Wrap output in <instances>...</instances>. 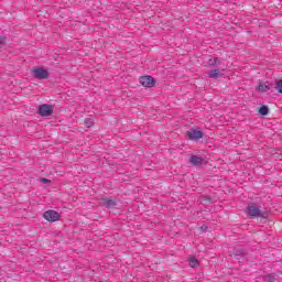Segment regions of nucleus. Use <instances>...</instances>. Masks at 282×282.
<instances>
[{
    "label": "nucleus",
    "mask_w": 282,
    "mask_h": 282,
    "mask_svg": "<svg viewBox=\"0 0 282 282\" xmlns=\"http://www.w3.org/2000/svg\"><path fill=\"white\" fill-rule=\"evenodd\" d=\"M264 280L268 281V282H274V281H276V279L274 278V275H271V274L265 275Z\"/></svg>",
    "instance_id": "14"
},
{
    "label": "nucleus",
    "mask_w": 282,
    "mask_h": 282,
    "mask_svg": "<svg viewBox=\"0 0 282 282\" xmlns=\"http://www.w3.org/2000/svg\"><path fill=\"white\" fill-rule=\"evenodd\" d=\"M221 76V70L214 69L208 73V78H219Z\"/></svg>",
    "instance_id": "9"
},
{
    "label": "nucleus",
    "mask_w": 282,
    "mask_h": 282,
    "mask_svg": "<svg viewBox=\"0 0 282 282\" xmlns=\"http://www.w3.org/2000/svg\"><path fill=\"white\" fill-rule=\"evenodd\" d=\"M189 265L191 268H198L199 267V260L195 259V258H189Z\"/></svg>",
    "instance_id": "10"
},
{
    "label": "nucleus",
    "mask_w": 282,
    "mask_h": 282,
    "mask_svg": "<svg viewBox=\"0 0 282 282\" xmlns=\"http://www.w3.org/2000/svg\"><path fill=\"white\" fill-rule=\"evenodd\" d=\"M6 45V37H0V48Z\"/></svg>",
    "instance_id": "15"
},
{
    "label": "nucleus",
    "mask_w": 282,
    "mask_h": 282,
    "mask_svg": "<svg viewBox=\"0 0 282 282\" xmlns=\"http://www.w3.org/2000/svg\"><path fill=\"white\" fill-rule=\"evenodd\" d=\"M39 113L43 118H47L54 113V108L51 105L44 104L39 107Z\"/></svg>",
    "instance_id": "3"
},
{
    "label": "nucleus",
    "mask_w": 282,
    "mask_h": 282,
    "mask_svg": "<svg viewBox=\"0 0 282 282\" xmlns=\"http://www.w3.org/2000/svg\"><path fill=\"white\" fill-rule=\"evenodd\" d=\"M85 127H87L88 129L90 128V127H94V119H86L85 120Z\"/></svg>",
    "instance_id": "13"
},
{
    "label": "nucleus",
    "mask_w": 282,
    "mask_h": 282,
    "mask_svg": "<svg viewBox=\"0 0 282 282\" xmlns=\"http://www.w3.org/2000/svg\"><path fill=\"white\" fill-rule=\"evenodd\" d=\"M219 63V59L217 57H210L206 65H217Z\"/></svg>",
    "instance_id": "11"
},
{
    "label": "nucleus",
    "mask_w": 282,
    "mask_h": 282,
    "mask_svg": "<svg viewBox=\"0 0 282 282\" xmlns=\"http://www.w3.org/2000/svg\"><path fill=\"white\" fill-rule=\"evenodd\" d=\"M188 140H202L204 133L200 130H189L187 132Z\"/></svg>",
    "instance_id": "6"
},
{
    "label": "nucleus",
    "mask_w": 282,
    "mask_h": 282,
    "mask_svg": "<svg viewBox=\"0 0 282 282\" xmlns=\"http://www.w3.org/2000/svg\"><path fill=\"white\" fill-rule=\"evenodd\" d=\"M43 217L46 219V221L54 223L61 219V214L56 210L50 209L44 213Z\"/></svg>",
    "instance_id": "2"
},
{
    "label": "nucleus",
    "mask_w": 282,
    "mask_h": 282,
    "mask_svg": "<svg viewBox=\"0 0 282 282\" xmlns=\"http://www.w3.org/2000/svg\"><path fill=\"white\" fill-rule=\"evenodd\" d=\"M34 78H47L50 73L45 68H35L32 70Z\"/></svg>",
    "instance_id": "4"
},
{
    "label": "nucleus",
    "mask_w": 282,
    "mask_h": 282,
    "mask_svg": "<svg viewBox=\"0 0 282 282\" xmlns=\"http://www.w3.org/2000/svg\"><path fill=\"white\" fill-rule=\"evenodd\" d=\"M247 214L249 217H265V213L261 210V207H257L256 205H249Z\"/></svg>",
    "instance_id": "1"
},
{
    "label": "nucleus",
    "mask_w": 282,
    "mask_h": 282,
    "mask_svg": "<svg viewBox=\"0 0 282 282\" xmlns=\"http://www.w3.org/2000/svg\"><path fill=\"white\" fill-rule=\"evenodd\" d=\"M189 162H191L192 164H194L195 166H199V164H202V162H203V159L199 158V156H197V155H193V156L191 158Z\"/></svg>",
    "instance_id": "8"
},
{
    "label": "nucleus",
    "mask_w": 282,
    "mask_h": 282,
    "mask_svg": "<svg viewBox=\"0 0 282 282\" xmlns=\"http://www.w3.org/2000/svg\"><path fill=\"white\" fill-rule=\"evenodd\" d=\"M268 106H262L259 110V113H261V116H268Z\"/></svg>",
    "instance_id": "12"
},
{
    "label": "nucleus",
    "mask_w": 282,
    "mask_h": 282,
    "mask_svg": "<svg viewBox=\"0 0 282 282\" xmlns=\"http://www.w3.org/2000/svg\"><path fill=\"white\" fill-rule=\"evenodd\" d=\"M257 90L261 94L270 91V82H262L258 85Z\"/></svg>",
    "instance_id": "7"
},
{
    "label": "nucleus",
    "mask_w": 282,
    "mask_h": 282,
    "mask_svg": "<svg viewBox=\"0 0 282 282\" xmlns=\"http://www.w3.org/2000/svg\"><path fill=\"white\" fill-rule=\"evenodd\" d=\"M140 83L143 87H153L155 85V79L151 76L140 77Z\"/></svg>",
    "instance_id": "5"
},
{
    "label": "nucleus",
    "mask_w": 282,
    "mask_h": 282,
    "mask_svg": "<svg viewBox=\"0 0 282 282\" xmlns=\"http://www.w3.org/2000/svg\"><path fill=\"white\" fill-rule=\"evenodd\" d=\"M42 182H44V184H46V182H47V178H42Z\"/></svg>",
    "instance_id": "16"
}]
</instances>
